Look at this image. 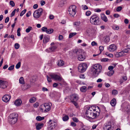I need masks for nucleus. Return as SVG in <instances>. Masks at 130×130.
<instances>
[{"label":"nucleus","instance_id":"13d9d810","mask_svg":"<svg viewBox=\"0 0 130 130\" xmlns=\"http://www.w3.org/2000/svg\"><path fill=\"white\" fill-rule=\"evenodd\" d=\"M73 120L75 122H78V119L76 118H73Z\"/></svg>","mask_w":130,"mask_h":130},{"label":"nucleus","instance_id":"a18cd8bd","mask_svg":"<svg viewBox=\"0 0 130 130\" xmlns=\"http://www.w3.org/2000/svg\"><path fill=\"white\" fill-rule=\"evenodd\" d=\"M76 101H72L71 102L76 106V108H77L78 107V105L77 103L76 102Z\"/></svg>","mask_w":130,"mask_h":130},{"label":"nucleus","instance_id":"58836bf2","mask_svg":"<svg viewBox=\"0 0 130 130\" xmlns=\"http://www.w3.org/2000/svg\"><path fill=\"white\" fill-rule=\"evenodd\" d=\"M110 40V39L109 37L107 36L105 37L104 41L106 42H108Z\"/></svg>","mask_w":130,"mask_h":130},{"label":"nucleus","instance_id":"09e8293b","mask_svg":"<svg viewBox=\"0 0 130 130\" xmlns=\"http://www.w3.org/2000/svg\"><path fill=\"white\" fill-rule=\"evenodd\" d=\"M108 59L107 58H103L101 59L102 62H106L108 61Z\"/></svg>","mask_w":130,"mask_h":130},{"label":"nucleus","instance_id":"a19ab883","mask_svg":"<svg viewBox=\"0 0 130 130\" xmlns=\"http://www.w3.org/2000/svg\"><path fill=\"white\" fill-rule=\"evenodd\" d=\"M14 47L16 49H17L19 48L20 45L19 44L16 43L15 44Z\"/></svg>","mask_w":130,"mask_h":130},{"label":"nucleus","instance_id":"e2e57ef3","mask_svg":"<svg viewBox=\"0 0 130 130\" xmlns=\"http://www.w3.org/2000/svg\"><path fill=\"white\" fill-rule=\"evenodd\" d=\"M91 44V45L93 46L96 45L97 44V43H96L95 41H93L92 42Z\"/></svg>","mask_w":130,"mask_h":130},{"label":"nucleus","instance_id":"f704fd0d","mask_svg":"<svg viewBox=\"0 0 130 130\" xmlns=\"http://www.w3.org/2000/svg\"><path fill=\"white\" fill-rule=\"evenodd\" d=\"M77 33L76 32H72L69 34V38H71L74 36L76 35Z\"/></svg>","mask_w":130,"mask_h":130},{"label":"nucleus","instance_id":"9b49d317","mask_svg":"<svg viewBox=\"0 0 130 130\" xmlns=\"http://www.w3.org/2000/svg\"><path fill=\"white\" fill-rule=\"evenodd\" d=\"M51 77L55 80L59 81H61L62 78V77L57 74H52L50 75Z\"/></svg>","mask_w":130,"mask_h":130},{"label":"nucleus","instance_id":"f3484780","mask_svg":"<svg viewBox=\"0 0 130 130\" xmlns=\"http://www.w3.org/2000/svg\"><path fill=\"white\" fill-rule=\"evenodd\" d=\"M50 37L48 35H45L43 37V42L44 43H46L50 40Z\"/></svg>","mask_w":130,"mask_h":130},{"label":"nucleus","instance_id":"864d4df0","mask_svg":"<svg viewBox=\"0 0 130 130\" xmlns=\"http://www.w3.org/2000/svg\"><path fill=\"white\" fill-rule=\"evenodd\" d=\"M91 14V12L90 11H88L86 13V15L89 16Z\"/></svg>","mask_w":130,"mask_h":130},{"label":"nucleus","instance_id":"a878e982","mask_svg":"<svg viewBox=\"0 0 130 130\" xmlns=\"http://www.w3.org/2000/svg\"><path fill=\"white\" fill-rule=\"evenodd\" d=\"M124 55L123 54H122L121 51L120 52H117L115 54V56L117 57H118Z\"/></svg>","mask_w":130,"mask_h":130},{"label":"nucleus","instance_id":"8fccbe9b","mask_svg":"<svg viewBox=\"0 0 130 130\" xmlns=\"http://www.w3.org/2000/svg\"><path fill=\"white\" fill-rule=\"evenodd\" d=\"M99 49L100 51V53H101L104 50L103 47L102 46H100L99 47Z\"/></svg>","mask_w":130,"mask_h":130},{"label":"nucleus","instance_id":"4468645a","mask_svg":"<svg viewBox=\"0 0 130 130\" xmlns=\"http://www.w3.org/2000/svg\"><path fill=\"white\" fill-rule=\"evenodd\" d=\"M57 48V47L55 45L52 46L48 48L45 51L48 53H51L52 52H54L55 50Z\"/></svg>","mask_w":130,"mask_h":130},{"label":"nucleus","instance_id":"c9c22d12","mask_svg":"<svg viewBox=\"0 0 130 130\" xmlns=\"http://www.w3.org/2000/svg\"><path fill=\"white\" fill-rule=\"evenodd\" d=\"M32 27L31 26H29L28 28L26 29V32L27 33L29 32L32 29Z\"/></svg>","mask_w":130,"mask_h":130},{"label":"nucleus","instance_id":"393cba45","mask_svg":"<svg viewBox=\"0 0 130 130\" xmlns=\"http://www.w3.org/2000/svg\"><path fill=\"white\" fill-rule=\"evenodd\" d=\"M80 91L83 92H85L87 90V87L84 86L82 87L80 89Z\"/></svg>","mask_w":130,"mask_h":130},{"label":"nucleus","instance_id":"20e7f679","mask_svg":"<svg viewBox=\"0 0 130 130\" xmlns=\"http://www.w3.org/2000/svg\"><path fill=\"white\" fill-rule=\"evenodd\" d=\"M90 22L92 24L94 25H98L100 23V19L98 16L95 14L91 16L90 19Z\"/></svg>","mask_w":130,"mask_h":130},{"label":"nucleus","instance_id":"de8ad7c7","mask_svg":"<svg viewBox=\"0 0 130 130\" xmlns=\"http://www.w3.org/2000/svg\"><path fill=\"white\" fill-rule=\"evenodd\" d=\"M39 104L38 102H36L33 105V106L35 108L39 106Z\"/></svg>","mask_w":130,"mask_h":130},{"label":"nucleus","instance_id":"a211bd4d","mask_svg":"<svg viewBox=\"0 0 130 130\" xmlns=\"http://www.w3.org/2000/svg\"><path fill=\"white\" fill-rule=\"evenodd\" d=\"M49 125L53 126L54 127V128H55L57 124V123L56 122L53 121L52 122V120H50L49 121Z\"/></svg>","mask_w":130,"mask_h":130},{"label":"nucleus","instance_id":"338daca9","mask_svg":"<svg viewBox=\"0 0 130 130\" xmlns=\"http://www.w3.org/2000/svg\"><path fill=\"white\" fill-rule=\"evenodd\" d=\"M80 24V22H76L74 23V25L77 26L79 25Z\"/></svg>","mask_w":130,"mask_h":130},{"label":"nucleus","instance_id":"5701e85b","mask_svg":"<svg viewBox=\"0 0 130 130\" xmlns=\"http://www.w3.org/2000/svg\"><path fill=\"white\" fill-rule=\"evenodd\" d=\"M78 57V59L80 61H83L85 59V56L83 55V53L81 54Z\"/></svg>","mask_w":130,"mask_h":130},{"label":"nucleus","instance_id":"774afa93","mask_svg":"<svg viewBox=\"0 0 130 130\" xmlns=\"http://www.w3.org/2000/svg\"><path fill=\"white\" fill-rule=\"evenodd\" d=\"M31 14V11H29L28 13H27L26 14V16L27 17H28L30 16V15Z\"/></svg>","mask_w":130,"mask_h":130},{"label":"nucleus","instance_id":"cd10ccee","mask_svg":"<svg viewBox=\"0 0 130 130\" xmlns=\"http://www.w3.org/2000/svg\"><path fill=\"white\" fill-rule=\"evenodd\" d=\"M129 48H124L121 51L122 54L124 55V53H128L129 51Z\"/></svg>","mask_w":130,"mask_h":130},{"label":"nucleus","instance_id":"aec40b11","mask_svg":"<svg viewBox=\"0 0 130 130\" xmlns=\"http://www.w3.org/2000/svg\"><path fill=\"white\" fill-rule=\"evenodd\" d=\"M43 123H39L36 124V129L37 130H39L43 126Z\"/></svg>","mask_w":130,"mask_h":130},{"label":"nucleus","instance_id":"4c0bfd02","mask_svg":"<svg viewBox=\"0 0 130 130\" xmlns=\"http://www.w3.org/2000/svg\"><path fill=\"white\" fill-rule=\"evenodd\" d=\"M21 62H19L15 66V68L17 69H19L21 66Z\"/></svg>","mask_w":130,"mask_h":130},{"label":"nucleus","instance_id":"c85d7f7f","mask_svg":"<svg viewBox=\"0 0 130 130\" xmlns=\"http://www.w3.org/2000/svg\"><path fill=\"white\" fill-rule=\"evenodd\" d=\"M81 127L80 128L79 130H87L86 129V127L83 124H81Z\"/></svg>","mask_w":130,"mask_h":130},{"label":"nucleus","instance_id":"0e129e2a","mask_svg":"<svg viewBox=\"0 0 130 130\" xmlns=\"http://www.w3.org/2000/svg\"><path fill=\"white\" fill-rule=\"evenodd\" d=\"M40 4L41 6H43L45 4V1H41V2Z\"/></svg>","mask_w":130,"mask_h":130},{"label":"nucleus","instance_id":"ea45409f","mask_svg":"<svg viewBox=\"0 0 130 130\" xmlns=\"http://www.w3.org/2000/svg\"><path fill=\"white\" fill-rule=\"evenodd\" d=\"M26 9H25L23 10L21 13L20 14V16H22L26 12Z\"/></svg>","mask_w":130,"mask_h":130},{"label":"nucleus","instance_id":"c756f323","mask_svg":"<svg viewBox=\"0 0 130 130\" xmlns=\"http://www.w3.org/2000/svg\"><path fill=\"white\" fill-rule=\"evenodd\" d=\"M114 73V71L113 70L110 71L107 73V75L109 76H111Z\"/></svg>","mask_w":130,"mask_h":130},{"label":"nucleus","instance_id":"7ed1b4c3","mask_svg":"<svg viewBox=\"0 0 130 130\" xmlns=\"http://www.w3.org/2000/svg\"><path fill=\"white\" fill-rule=\"evenodd\" d=\"M18 118V114L15 113L10 114L8 118L9 123L12 124H15L17 121Z\"/></svg>","mask_w":130,"mask_h":130},{"label":"nucleus","instance_id":"680f3d73","mask_svg":"<svg viewBox=\"0 0 130 130\" xmlns=\"http://www.w3.org/2000/svg\"><path fill=\"white\" fill-rule=\"evenodd\" d=\"M59 40H62L63 39V37L62 35H59Z\"/></svg>","mask_w":130,"mask_h":130},{"label":"nucleus","instance_id":"4be33fe9","mask_svg":"<svg viewBox=\"0 0 130 130\" xmlns=\"http://www.w3.org/2000/svg\"><path fill=\"white\" fill-rule=\"evenodd\" d=\"M116 103V100L115 98H113L111 101L110 104L112 106H115Z\"/></svg>","mask_w":130,"mask_h":130},{"label":"nucleus","instance_id":"6ab92c4d","mask_svg":"<svg viewBox=\"0 0 130 130\" xmlns=\"http://www.w3.org/2000/svg\"><path fill=\"white\" fill-rule=\"evenodd\" d=\"M22 103V102L20 99H19L16 100L14 104L17 106H20Z\"/></svg>","mask_w":130,"mask_h":130},{"label":"nucleus","instance_id":"c03bdc74","mask_svg":"<svg viewBox=\"0 0 130 130\" xmlns=\"http://www.w3.org/2000/svg\"><path fill=\"white\" fill-rule=\"evenodd\" d=\"M16 10V9H15L12 12L10 15V17H12L14 15Z\"/></svg>","mask_w":130,"mask_h":130},{"label":"nucleus","instance_id":"bb28decb","mask_svg":"<svg viewBox=\"0 0 130 130\" xmlns=\"http://www.w3.org/2000/svg\"><path fill=\"white\" fill-rule=\"evenodd\" d=\"M19 82L21 84H25V81L23 77H20L19 80Z\"/></svg>","mask_w":130,"mask_h":130},{"label":"nucleus","instance_id":"5fc2aeb1","mask_svg":"<svg viewBox=\"0 0 130 130\" xmlns=\"http://www.w3.org/2000/svg\"><path fill=\"white\" fill-rule=\"evenodd\" d=\"M114 68V67L113 66H110L108 67V69L109 71H112L113 70V69Z\"/></svg>","mask_w":130,"mask_h":130},{"label":"nucleus","instance_id":"423d86ee","mask_svg":"<svg viewBox=\"0 0 130 130\" xmlns=\"http://www.w3.org/2000/svg\"><path fill=\"white\" fill-rule=\"evenodd\" d=\"M76 6L74 5L70 6L68 9V11L69 14L72 16H74L76 12Z\"/></svg>","mask_w":130,"mask_h":130},{"label":"nucleus","instance_id":"69168bd1","mask_svg":"<svg viewBox=\"0 0 130 130\" xmlns=\"http://www.w3.org/2000/svg\"><path fill=\"white\" fill-rule=\"evenodd\" d=\"M114 17L116 18H118L120 17L119 15L118 14H115L113 15Z\"/></svg>","mask_w":130,"mask_h":130},{"label":"nucleus","instance_id":"2f4dec72","mask_svg":"<svg viewBox=\"0 0 130 130\" xmlns=\"http://www.w3.org/2000/svg\"><path fill=\"white\" fill-rule=\"evenodd\" d=\"M44 118V117H41L40 116H38L36 117V120L38 121H40L43 120Z\"/></svg>","mask_w":130,"mask_h":130},{"label":"nucleus","instance_id":"3c124183","mask_svg":"<svg viewBox=\"0 0 130 130\" xmlns=\"http://www.w3.org/2000/svg\"><path fill=\"white\" fill-rule=\"evenodd\" d=\"M54 128L53 126L48 125L47 127L48 130H52Z\"/></svg>","mask_w":130,"mask_h":130},{"label":"nucleus","instance_id":"37998d69","mask_svg":"<svg viewBox=\"0 0 130 130\" xmlns=\"http://www.w3.org/2000/svg\"><path fill=\"white\" fill-rule=\"evenodd\" d=\"M47 28L45 27H43L41 28V30L43 31H46V32L47 30Z\"/></svg>","mask_w":130,"mask_h":130},{"label":"nucleus","instance_id":"603ef678","mask_svg":"<svg viewBox=\"0 0 130 130\" xmlns=\"http://www.w3.org/2000/svg\"><path fill=\"white\" fill-rule=\"evenodd\" d=\"M122 9V7L121 6L118 7L116 9V10L117 11H121Z\"/></svg>","mask_w":130,"mask_h":130},{"label":"nucleus","instance_id":"f257e3e1","mask_svg":"<svg viewBox=\"0 0 130 130\" xmlns=\"http://www.w3.org/2000/svg\"><path fill=\"white\" fill-rule=\"evenodd\" d=\"M100 112V107L97 106H92L88 108L86 111V116L89 119H94L97 117Z\"/></svg>","mask_w":130,"mask_h":130},{"label":"nucleus","instance_id":"9d476101","mask_svg":"<svg viewBox=\"0 0 130 130\" xmlns=\"http://www.w3.org/2000/svg\"><path fill=\"white\" fill-rule=\"evenodd\" d=\"M7 81L0 80V87L2 88H6L7 86Z\"/></svg>","mask_w":130,"mask_h":130},{"label":"nucleus","instance_id":"ddd939ff","mask_svg":"<svg viewBox=\"0 0 130 130\" xmlns=\"http://www.w3.org/2000/svg\"><path fill=\"white\" fill-rule=\"evenodd\" d=\"M11 98V96L9 95L6 94L2 98V100L4 102H9Z\"/></svg>","mask_w":130,"mask_h":130},{"label":"nucleus","instance_id":"49530a36","mask_svg":"<svg viewBox=\"0 0 130 130\" xmlns=\"http://www.w3.org/2000/svg\"><path fill=\"white\" fill-rule=\"evenodd\" d=\"M14 65H12L9 67L8 68V70H13L14 67Z\"/></svg>","mask_w":130,"mask_h":130},{"label":"nucleus","instance_id":"bf43d9fd","mask_svg":"<svg viewBox=\"0 0 130 130\" xmlns=\"http://www.w3.org/2000/svg\"><path fill=\"white\" fill-rule=\"evenodd\" d=\"M113 29L115 30H118L119 28V27L118 26H114L112 27Z\"/></svg>","mask_w":130,"mask_h":130},{"label":"nucleus","instance_id":"4d7b16f0","mask_svg":"<svg viewBox=\"0 0 130 130\" xmlns=\"http://www.w3.org/2000/svg\"><path fill=\"white\" fill-rule=\"evenodd\" d=\"M47 80L49 82H51L52 80L51 77L47 76Z\"/></svg>","mask_w":130,"mask_h":130},{"label":"nucleus","instance_id":"473e14b6","mask_svg":"<svg viewBox=\"0 0 130 130\" xmlns=\"http://www.w3.org/2000/svg\"><path fill=\"white\" fill-rule=\"evenodd\" d=\"M36 100V98L35 97H33L30 99L29 101L30 103H32L35 102Z\"/></svg>","mask_w":130,"mask_h":130},{"label":"nucleus","instance_id":"f8f14e48","mask_svg":"<svg viewBox=\"0 0 130 130\" xmlns=\"http://www.w3.org/2000/svg\"><path fill=\"white\" fill-rule=\"evenodd\" d=\"M78 99V95L76 94H73L71 95L70 100L71 102L72 101H77Z\"/></svg>","mask_w":130,"mask_h":130},{"label":"nucleus","instance_id":"39448f33","mask_svg":"<svg viewBox=\"0 0 130 130\" xmlns=\"http://www.w3.org/2000/svg\"><path fill=\"white\" fill-rule=\"evenodd\" d=\"M87 64L85 63H82L79 64L78 67V71L81 73L85 72L88 68Z\"/></svg>","mask_w":130,"mask_h":130},{"label":"nucleus","instance_id":"6e6552de","mask_svg":"<svg viewBox=\"0 0 130 130\" xmlns=\"http://www.w3.org/2000/svg\"><path fill=\"white\" fill-rule=\"evenodd\" d=\"M42 108H41V109L43 110V109H44V111L45 112H47L49 111L51 109L50 105L46 103H45L43 105H41Z\"/></svg>","mask_w":130,"mask_h":130},{"label":"nucleus","instance_id":"b1692460","mask_svg":"<svg viewBox=\"0 0 130 130\" xmlns=\"http://www.w3.org/2000/svg\"><path fill=\"white\" fill-rule=\"evenodd\" d=\"M101 17L102 19L105 22H107L108 19L107 17L104 14H102L101 15Z\"/></svg>","mask_w":130,"mask_h":130},{"label":"nucleus","instance_id":"2eb2a0df","mask_svg":"<svg viewBox=\"0 0 130 130\" xmlns=\"http://www.w3.org/2000/svg\"><path fill=\"white\" fill-rule=\"evenodd\" d=\"M73 52L77 56L82 54V50L80 49H75L73 50Z\"/></svg>","mask_w":130,"mask_h":130},{"label":"nucleus","instance_id":"0eeeda50","mask_svg":"<svg viewBox=\"0 0 130 130\" xmlns=\"http://www.w3.org/2000/svg\"><path fill=\"white\" fill-rule=\"evenodd\" d=\"M43 9L41 8L37 10H35L34 12L33 16L35 18H38L40 17L43 13Z\"/></svg>","mask_w":130,"mask_h":130},{"label":"nucleus","instance_id":"412c9836","mask_svg":"<svg viewBox=\"0 0 130 130\" xmlns=\"http://www.w3.org/2000/svg\"><path fill=\"white\" fill-rule=\"evenodd\" d=\"M57 64L58 66H62L64 64V62L62 60H60L58 61Z\"/></svg>","mask_w":130,"mask_h":130},{"label":"nucleus","instance_id":"72a5a7b5","mask_svg":"<svg viewBox=\"0 0 130 130\" xmlns=\"http://www.w3.org/2000/svg\"><path fill=\"white\" fill-rule=\"evenodd\" d=\"M69 119V117L67 115H66L62 118L63 120L64 121H67Z\"/></svg>","mask_w":130,"mask_h":130},{"label":"nucleus","instance_id":"f03ea898","mask_svg":"<svg viewBox=\"0 0 130 130\" xmlns=\"http://www.w3.org/2000/svg\"><path fill=\"white\" fill-rule=\"evenodd\" d=\"M91 72L93 76L96 77L102 72V66L99 64H95L93 65L91 67Z\"/></svg>","mask_w":130,"mask_h":130},{"label":"nucleus","instance_id":"79ce46f5","mask_svg":"<svg viewBox=\"0 0 130 130\" xmlns=\"http://www.w3.org/2000/svg\"><path fill=\"white\" fill-rule=\"evenodd\" d=\"M10 4L12 7H13L15 6V4L13 1H11L10 2Z\"/></svg>","mask_w":130,"mask_h":130},{"label":"nucleus","instance_id":"6e6d98bb","mask_svg":"<svg viewBox=\"0 0 130 130\" xmlns=\"http://www.w3.org/2000/svg\"><path fill=\"white\" fill-rule=\"evenodd\" d=\"M71 125L73 127H75L76 126V124L74 122H72L71 123Z\"/></svg>","mask_w":130,"mask_h":130},{"label":"nucleus","instance_id":"1a4fd4ad","mask_svg":"<svg viewBox=\"0 0 130 130\" xmlns=\"http://www.w3.org/2000/svg\"><path fill=\"white\" fill-rule=\"evenodd\" d=\"M117 48L116 45L114 44L110 45L107 47L108 50L110 52H113L115 51Z\"/></svg>","mask_w":130,"mask_h":130},{"label":"nucleus","instance_id":"052dcab7","mask_svg":"<svg viewBox=\"0 0 130 130\" xmlns=\"http://www.w3.org/2000/svg\"><path fill=\"white\" fill-rule=\"evenodd\" d=\"M9 17H7L5 19V23H6L8 22L9 21Z\"/></svg>","mask_w":130,"mask_h":130},{"label":"nucleus","instance_id":"dca6fc26","mask_svg":"<svg viewBox=\"0 0 130 130\" xmlns=\"http://www.w3.org/2000/svg\"><path fill=\"white\" fill-rule=\"evenodd\" d=\"M112 126L110 125L109 123H105V127L104 128V130H112Z\"/></svg>","mask_w":130,"mask_h":130},{"label":"nucleus","instance_id":"7c9ffc66","mask_svg":"<svg viewBox=\"0 0 130 130\" xmlns=\"http://www.w3.org/2000/svg\"><path fill=\"white\" fill-rule=\"evenodd\" d=\"M54 31L53 29L50 28L47 29L46 33L48 34H51Z\"/></svg>","mask_w":130,"mask_h":130},{"label":"nucleus","instance_id":"e433bc0d","mask_svg":"<svg viewBox=\"0 0 130 130\" xmlns=\"http://www.w3.org/2000/svg\"><path fill=\"white\" fill-rule=\"evenodd\" d=\"M112 94L115 95H117L118 93V91L116 90H113L112 92Z\"/></svg>","mask_w":130,"mask_h":130}]
</instances>
